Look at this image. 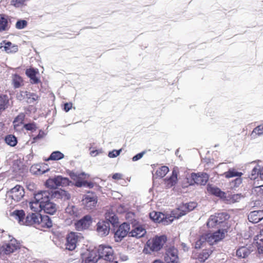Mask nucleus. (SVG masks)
I'll list each match as a JSON object with an SVG mask.
<instances>
[{
	"label": "nucleus",
	"mask_w": 263,
	"mask_h": 263,
	"mask_svg": "<svg viewBox=\"0 0 263 263\" xmlns=\"http://www.w3.org/2000/svg\"><path fill=\"white\" fill-rule=\"evenodd\" d=\"M4 48L5 50L7 53H11V52H16L17 50V46L12 45V43L10 42H8L5 43Z\"/></svg>",
	"instance_id": "45"
},
{
	"label": "nucleus",
	"mask_w": 263,
	"mask_h": 263,
	"mask_svg": "<svg viewBox=\"0 0 263 263\" xmlns=\"http://www.w3.org/2000/svg\"><path fill=\"white\" fill-rule=\"evenodd\" d=\"M207 191L209 193L218 197L221 199L226 198V193L222 191L219 188L213 186L211 184H208L207 186Z\"/></svg>",
	"instance_id": "23"
},
{
	"label": "nucleus",
	"mask_w": 263,
	"mask_h": 263,
	"mask_svg": "<svg viewBox=\"0 0 263 263\" xmlns=\"http://www.w3.org/2000/svg\"><path fill=\"white\" fill-rule=\"evenodd\" d=\"M50 195L52 198L60 199L66 195V191L64 190H57L51 191Z\"/></svg>",
	"instance_id": "39"
},
{
	"label": "nucleus",
	"mask_w": 263,
	"mask_h": 263,
	"mask_svg": "<svg viewBox=\"0 0 263 263\" xmlns=\"http://www.w3.org/2000/svg\"><path fill=\"white\" fill-rule=\"evenodd\" d=\"M11 215L13 216L20 224L25 225V213L23 210H15L13 211Z\"/></svg>",
	"instance_id": "27"
},
{
	"label": "nucleus",
	"mask_w": 263,
	"mask_h": 263,
	"mask_svg": "<svg viewBox=\"0 0 263 263\" xmlns=\"http://www.w3.org/2000/svg\"><path fill=\"white\" fill-rule=\"evenodd\" d=\"M77 187L86 186L89 189L93 187L94 184L91 182H88L87 181L79 182L77 183Z\"/></svg>",
	"instance_id": "50"
},
{
	"label": "nucleus",
	"mask_w": 263,
	"mask_h": 263,
	"mask_svg": "<svg viewBox=\"0 0 263 263\" xmlns=\"http://www.w3.org/2000/svg\"><path fill=\"white\" fill-rule=\"evenodd\" d=\"M66 181V178H63L60 176L53 178H49L46 181V185L50 189H56L60 186H62Z\"/></svg>",
	"instance_id": "13"
},
{
	"label": "nucleus",
	"mask_w": 263,
	"mask_h": 263,
	"mask_svg": "<svg viewBox=\"0 0 263 263\" xmlns=\"http://www.w3.org/2000/svg\"><path fill=\"white\" fill-rule=\"evenodd\" d=\"M41 215L38 213H29L25 217V225L34 226L37 228Z\"/></svg>",
	"instance_id": "18"
},
{
	"label": "nucleus",
	"mask_w": 263,
	"mask_h": 263,
	"mask_svg": "<svg viewBox=\"0 0 263 263\" xmlns=\"http://www.w3.org/2000/svg\"><path fill=\"white\" fill-rule=\"evenodd\" d=\"M178 171L177 169L174 168L172 175L168 178L165 179L166 186L168 188H170L174 186L178 181Z\"/></svg>",
	"instance_id": "24"
},
{
	"label": "nucleus",
	"mask_w": 263,
	"mask_h": 263,
	"mask_svg": "<svg viewBox=\"0 0 263 263\" xmlns=\"http://www.w3.org/2000/svg\"><path fill=\"white\" fill-rule=\"evenodd\" d=\"M110 230V224L105 221H99L97 224V231L102 236L108 234Z\"/></svg>",
	"instance_id": "20"
},
{
	"label": "nucleus",
	"mask_w": 263,
	"mask_h": 263,
	"mask_svg": "<svg viewBox=\"0 0 263 263\" xmlns=\"http://www.w3.org/2000/svg\"><path fill=\"white\" fill-rule=\"evenodd\" d=\"M79 213L77 208L74 205H68L67 206V223L71 224L79 216Z\"/></svg>",
	"instance_id": "16"
},
{
	"label": "nucleus",
	"mask_w": 263,
	"mask_h": 263,
	"mask_svg": "<svg viewBox=\"0 0 263 263\" xmlns=\"http://www.w3.org/2000/svg\"><path fill=\"white\" fill-rule=\"evenodd\" d=\"M66 197H67V199H69L70 198V196L69 194H67Z\"/></svg>",
	"instance_id": "62"
},
{
	"label": "nucleus",
	"mask_w": 263,
	"mask_h": 263,
	"mask_svg": "<svg viewBox=\"0 0 263 263\" xmlns=\"http://www.w3.org/2000/svg\"><path fill=\"white\" fill-rule=\"evenodd\" d=\"M82 202L87 210H92L96 206L98 198L95 195H85L82 200Z\"/></svg>",
	"instance_id": "14"
},
{
	"label": "nucleus",
	"mask_w": 263,
	"mask_h": 263,
	"mask_svg": "<svg viewBox=\"0 0 263 263\" xmlns=\"http://www.w3.org/2000/svg\"><path fill=\"white\" fill-rule=\"evenodd\" d=\"M39 138V135H37L34 139Z\"/></svg>",
	"instance_id": "64"
},
{
	"label": "nucleus",
	"mask_w": 263,
	"mask_h": 263,
	"mask_svg": "<svg viewBox=\"0 0 263 263\" xmlns=\"http://www.w3.org/2000/svg\"><path fill=\"white\" fill-rule=\"evenodd\" d=\"M72 108V103H67V112L68 111L69 109Z\"/></svg>",
	"instance_id": "59"
},
{
	"label": "nucleus",
	"mask_w": 263,
	"mask_h": 263,
	"mask_svg": "<svg viewBox=\"0 0 263 263\" xmlns=\"http://www.w3.org/2000/svg\"><path fill=\"white\" fill-rule=\"evenodd\" d=\"M10 198L15 201H20L25 196V190L23 186L17 184L8 192Z\"/></svg>",
	"instance_id": "9"
},
{
	"label": "nucleus",
	"mask_w": 263,
	"mask_h": 263,
	"mask_svg": "<svg viewBox=\"0 0 263 263\" xmlns=\"http://www.w3.org/2000/svg\"><path fill=\"white\" fill-rule=\"evenodd\" d=\"M6 142L11 146H14L17 144L16 138L12 135H9L5 138Z\"/></svg>",
	"instance_id": "43"
},
{
	"label": "nucleus",
	"mask_w": 263,
	"mask_h": 263,
	"mask_svg": "<svg viewBox=\"0 0 263 263\" xmlns=\"http://www.w3.org/2000/svg\"><path fill=\"white\" fill-rule=\"evenodd\" d=\"M169 172V168L166 166H162L156 172V175L159 178L164 177Z\"/></svg>",
	"instance_id": "40"
},
{
	"label": "nucleus",
	"mask_w": 263,
	"mask_h": 263,
	"mask_svg": "<svg viewBox=\"0 0 263 263\" xmlns=\"http://www.w3.org/2000/svg\"><path fill=\"white\" fill-rule=\"evenodd\" d=\"M25 118L24 113L19 114L14 119L13 125L14 129L17 132H21L24 129V121Z\"/></svg>",
	"instance_id": "15"
},
{
	"label": "nucleus",
	"mask_w": 263,
	"mask_h": 263,
	"mask_svg": "<svg viewBox=\"0 0 263 263\" xmlns=\"http://www.w3.org/2000/svg\"><path fill=\"white\" fill-rule=\"evenodd\" d=\"M255 191L259 195H263V185L255 187Z\"/></svg>",
	"instance_id": "57"
},
{
	"label": "nucleus",
	"mask_w": 263,
	"mask_h": 263,
	"mask_svg": "<svg viewBox=\"0 0 263 263\" xmlns=\"http://www.w3.org/2000/svg\"><path fill=\"white\" fill-rule=\"evenodd\" d=\"M167 241V237L165 235L155 236L147 240L143 252L150 254L152 252H158L163 248Z\"/></svg>",
	"instance_id": "2"
},
{
	"label": "nucleus",
	"mask_w": 263,
	"mask_h": 263,
	"mask_svg": "<svg viewBox=\"0 0 263 263\" xmlns=\"http://www.w3.org/2000/svg\"><path fill=\"white\" fill-rule=\"evenodd\" d=\"M259 177L262 180H263V167L259 170Z\"/></svg>",
	"instance_id": "60"
},
{
	"label": "nucleus",
	"mask_w": 263,
	"mask_h": 263,
	"mask_svg": "<svg viewBox=\"0 0 263 263\" xmlns=\"http://www.w3.org/2000/svg\"><path fill=\"white\" fill-rule=\"evenodd\" d=\"M263 134V125H260L255 127L252 132L251 136L255 137Z\"/></svg>",
	"instance_id": "47"
},
{
	"label": "nucleus",
	"mask_w": 263,
	"mask_h": 263,
	"mask_svg": "<svg viewBox=\"0 0 263 263\" xmlns=\"http://www.w3.org/2000/svg\"><path fill=\"white\" fill-rule=\"evenodd\" d=\"M99 257H98L96 251H91L89 253L88 256L85 259V263H96L97 262Z\"/></svg>",
	"instance_id": "38"
},
{
	"label": "nucleus",
	"mask_w": 263,
	"mask_h": 263,
	"mask_svg": "<svg viewBox=\"0 0 263 263\" xmlns=\"http://www.w3.org/2000/svg\"><path fill=\"white\" fill-rule=\"evenodd\" d=\"M9 21H10L9 16L5 14H0V32L7 31L10 26Z\"/></svg>",
	"instance_id": "22"
},
{
	"label": "nucleus",
	"mask_w": 263,
	"mask_h": 263,
	"mask_svg": "<svg viewBox=\"0 0 263 263\" xmlns=\"http://www.w3.org/2000/svg\"><path fill=\"white\" fill-rule=\"evenodd\" d=\"M206 244L207 242H206V238H204L203 235H202L196 241L195 248V249H200L205 247Z\"/></svg>",
	"instance_id": "42"
},
{
	"label": "nucleus",
	"mask_w": 263,
	"mask_h": 263,
	"mask_svg": "<svg viewBox=\"0 0 263 263\" xmlns=\"http://www.w3.org/2000/svg\"><path fill=\"white\" fill-rule=\"evenodd\" d=\"M225 231L223 230H218L213 233H206L203 234L206 238V242L209 244V248L214 243L221 240L224 237Z\"/></svg>",
	"instance_id": "7"
},
{
	"label": "nucleus",
	"mask_w": 263,
	"mask_h": 263,
	"mask_svg": "<svg viewBox=\"0 0 263 263\" xmlns=\"http://www.w3.org/2000/svg\"><path fill=\"white\" fill-rule=\"evenodd\" d=\"M20 248V243L13 238L2 247V251L5 254H10Z\"/></svg>",
	"instance_id": "11"
},
{
	"label": "nucleus",
	"mask_w": 263,
	"mask_h": 263,
	"mask_svg": "<svg viewBox=\"0 0 263 263\" xmlns=\"http://www.w3.org/2000/svg\"><path fill=\"white\" fill-rule=\"evenodd\" d=\"M12 84L14 88H18L24 85V81L20 76L15 74L12 77Z\"/></svg>",
	"instance_id": "34"
},
{
	"label": "nucleus",
	"mask_w": 263,
	"mask_h": 263,
	"mask_svg": "<svg viewBox=\"0 0 263 263\" xmlns=\"http://www.w3.org/2000/svg\"><path fill=\"white\" fill-rule=\"evenodd\" d=\"M64 157V155L59 151H55L52 152L49 157L46 160H59Z\"/></svg>",
	"instance_id": "41"
},
{
	"label": "nucleus",
	"mask_w": 263,
	"mask_h": 263,
	"mask_svg": "<svg viewBox=\"0 0 263 263\" xmlns=\"http://www.w3.org/2000/svg\"><path fill=\"white\" fill-rule=\"evenodd\" d=\"M91 223V218L89 215L85 216L83 218L75 222L76 229L78 231L87 229Z\"/></svg>",
	"instance_id": "17"
},
{
	"label": "nucleus",
	"mask_w": 263,
	"mask_h": 263,
	"mask_svg": "<svg viewBox=\"0 0 263 263\" xmlns=\"http://www.w3.org/2000/svg\"><path fill=\"white\" fill-rule=\"evenodd\" d=\"M248 220L252 223H257L263 219V210L254 211L250 213L248 216Z\"/></svg>",
	"instance_id": "21"
},
{
	"label": "nucleus",
	"mask_w": 263,
	"mask_h": 263,
	"mask_svg": "<svg viewBox=\"0 0 263 263\" xmlns=\"http://www.w3.org/2000/svg\"><path fill=\"white\" fill-rule=\"evenodd\" d=\"M163 257L164 263H179L178 251L174 247L166 249Z\"/></svg>",
	"instance_id": "5"
},
{
	"label": "nucleus",
	"mask_w": 263,
	"mask_h": 263,
	"mask_svg": "<svg viewBox=\"0 0 263 263\" xmlns=\"http://www.w3.org/2000/svg\"><path fill=\"white\" fill-rule=\"evenodd\" d=\"M97 253L99 258H103L106 261L110 262L114 259L113 250L109 246L100 245Z\"/></svg>",
	"instance_id": "6"
},
{
	"label": "nucleus",
	"mask_w": 263,
	"mask_h": 263,
	"mask_svg": "<svg viewBox=\"0 0 263 263\" xmlns=\"http://www.w3.org/2000/svg\"><path fill=\"white\" fill-rule=\"evenodd\" d=\"M30 208L33 212H37L40 211L42 210V201L36 200L34 197V200L30 202Z\"/></svg>",
	"instance_id": "37"
},
{
	"label": "nucleus",
	"mask_w": 263,
	"mask_h": 263,
	"mask_svg": "<svg viewBox=\"0 0 263 263\" xmlns=\"http://www.w3.org/2000/svg\"><path fill=\"white\" fill-rule=\"evenodd\" d=\"M9 105L8 97L6 95H0V115L8 107Z\"/></svg>",
	"instance_id": "32"
},
{
	"label": "nucleus",
	"mask_w": 263,
	"mask_h": 263,
	"mask_svg": "<svg viewBox=\"0 0 263 263\" xmlns=\"http://www.w3.org/2000/svg\"><path fill=\"white\" fill-rule=\"evenodd\" d=\"M197 206V203L194 202H191L185 204L180 205L179 208L174 210L172 212V214L175 218H179L181 216L185 215L188 212L192 211Z\"/></svg>",
	"instance_id": "4"
},
{
	"label": "nucleus",
	"mask_w": 263,
	"mask_h": 263,
	"mask_svg": "<svg viewBox=\"0 0 263 263\" xmlns=\"http://www.w3.org/2000/svg\"><path fill=\"white\" fill-rule=\"evenodd\" d=\"M228 218L229 216L227 213H216L210 216L206 222V226L210 229L216 228L218 227V226L224 222Z\"/></svg>",
	"instance_id": "3"
},
{
	"label": "nucleus",
	"mask_w": 263,
	"mask_h": 263,
	"mask_svg": "<svg viewBox=\"0 0 263 263\" xmlns=\"http://www.w3.org/2000/svg\"><path fill=\"white\" fill-rule=\"evenodd\" d=\"M112 178L115 180H120L123 179V175L120 173H115L112 175Z\"/></svg>",
	"instance_id": "56"
},
{
	"label": "nucleus",
	"mask_w": 263,
	"mask_h": 263,
	"mask_svg": "<svg viewBox=\"0 0 263 263\" xmlns=\"http://www.w3.org/2000/svg\"><path fill=\"white\" fill-rule=\"evenodd\" d=\"M121 151V149L118 151V150H114L112 152H110L108 153V156L110 158H115L119 156L120 154V152Z\"/></svg>",
	"instance_id": "52"
},
{
	"label": "nucleus",
	"mask_w": 263,
	"mask_h": 263,
	"mask_svg": "<svg viewBox=\"0 0 263 263\" xmlns=\"http://www.w3.org/2000/svg\"><path fill=\"white\" fill-rule=\"evenodd\" d=\"M50 192L43 191L34 194V198L36 200L42 201V208L47 214L53 215L57 211L56 205L50 201Z\"/></svg>",
	"instance_id": "1"
},
{
	"label": "nucleus",
	"mask_w": 263,
	"mask_h": 263,
	"mask_svg": "<svg viewBox=\"0 0 263 263\" xmlns=\"http://www.w3.org/2000/svg\"><path fill=\"white\" fill-rule=\"evenodd\" d=\"M24 129L28 131L34 132L37 129V126L35 123L32 122L27 124H25L24 125Z\"/></svg>",
	"instance_id": "48"
},
{
	"label": "nucleus",
	"mask_w": 263,
	"mask_h": 263,
	"mask_svg": "<svg viewBox=\"0 0 263 263\" xmlns=\"http://www.w3.org/2000/svg\"><path fill=\"white\" fill-rule=\"evenodd\" d=\"M24 96L28 103H33L40 98V97L37 94L33 92L26 91L24 92Z\"/></svg>",
	"instance_id": "36"
},
{
	"label": "nucleus",
	"mask_w": 263,
	"mask_h": 263,
	"mask_svg": "<svg viewBox=\"0 0 263 263\" xmlns=\"http://www.w3.org/2000/svg\"><path fill=\"white\" fill-rule=\"evenodd\" d=\"M237 178L234 180L232 182L234 183V186L237 187L242 183V179L241 177H237Z\"/></svg>",
	"instance_id": "54"
},
{
	"label": "nucleus",
	"mask_w": 263,
	"mask_h": 263,
	"mask_svg": "<svg viewBox=\"0 0 263 263\" xmlns=\"http://www.w3.org/2000/svg\"><path fill=\"white\" fill-rule=\"evenodd\" d=\"M144 154V152H142V153L137 154L136 155H135V156H134L133 157V158H132L133 161H136L139 160L140 159H141L142 157Z\"/></svg>",
	"instance_id": "55"
},
{
	"label": "nucleus",
	"mask_w": 263,
	"mask_h": 263,
	"mask_svg": "<svg viewBox=\"0 0 263 263\" xmlns=\"http://www.w3.org/2000/svg\"><path fill=\"white\" fill-rule=\"evenodd\" d=\"M258 175H259V170L256 167H254L252 170L251 174L250 175L249 177L251 178V179L254 180L257 177Z\"/></svg>",
	"instance_id": "51"
},
{
	"label": "nucleus",
	"mask_w": 263,
	"mask_h": 263,
	"mask_svg": "<svg viewBox=\"0 0 263 263\" xmlns=\"http://www.w3.org/2000/svg\"><path fill=\"white\" fill-rule=\"evenodd\" d=\"M116 211H117V213L122 214L125 212L126 208H125V205L120 204V205H118L117 206Z\"/></svg>",
	"instance_id": "53"
},
{
	"label": "nucleus",
	"mask_w": 263,
	"mask_h": 263,
	"mask_svg": "<svg viewBox=\"0 0 263 263\" xmlns=\"http://www.w3.org/2000/svg\"><path fill=\"white\" fill-rule=\"evenodd\" d=\"M105 218L110 223L114 224L118 222L117 216L113 213L108 212L105 214Z\"/></svg>",
	"instance_id": "44"
},
{
	"label": "nucleus",
	"mask_w": 263,
	"mask_h": 263,
	"mask_svg": "<svg viewBox=\"0 0 263 263\" xmlns=\"http://www.w3.org/2000/svg\"><path fill=\"white\" fill-rule=\"evenodd\" d=\"M37 73V70L33 68L27 69L26 71V75L30 79L31 83L32 84H37L40 82L39 79L36 76Z\"/></svg>",
	"instance_id": "30"
},
{
	"label": "nucleus",
	"mask_w": 263,
	"mask_h": 263,
	"mask_svg": "<svg viewBox=\"0 0 263 263\" xmlns=\"http://www.w3.org/2000/svg\"><path fill=\"white\" fill-rule=\"evenodd\" d=\"M130 230L129 224L124 222L120 224L114 234L116 242H120L127 234H129Z\"/></svg>",
	"instance_id": "10"
},
{
	"label": "nucleus",
	"mask_w": 263,
	"mask_h": 263,
	"mask_svg": "<svg viewBox=\"0 0 263 263\" xmlns=\"http://www.w3.org/2000/svg\"><path fill=\"white\" fill-rule=\"evenodd\" d=\"M251 253V250L246 246L239 247L236 252V256L238 258H245L247 257Z\"/></svg>",
	"instance_id": "33"
},
{
	"label": "nucleus",
	"mask_w": 263,
	"mask_h": 263,
	"mask_svg": "<svg viewBox=\"0 0 263 263\" xmlns=\"http://www.w3.org/2000/svg\"><path fill=\"white\" fill-rule=\"evenodd\" d=\"M98 154V151L97 150L92 151L90 152V155L92 157H95Z\"/></svg>",
	"instance_id": "58"
},
{
	"label": "nucleus",
	"mask_w": 263,
	"mask_h": 263,
	"mask_svg": "<svg viewBox=\"0 0 263 263\" xmlns=\"http://www.w3.org/2000/svg\"><path fill=\"white\" fill-rule=\"evenodd\" d=\"M27 22L26 20H18L15 24V27L17 29H22L27 26Z\"/></svg>",
	"instance_id": "49"
},
{
	"label": "nucleus",
	"mask_w": 263,
	"mask_h": 263,
	"mask_svg": "<svg viewBox=\"0 0 263 263\" xmlns=\"http://www.w3.org/2000/svg\"><path fill=\"white\" fill-rule=\"evenodd\" d=\"M254 241L259 254H263V229L260 230L259 234L257 235Z\"/></svg>",
	"instance_id": "28"
},
{
	"label": "nucleus",
	"mask_w": 263,
	"mask_h": 263,
	"mask_svg": "<svg viewBox=\"0 0 263 263\" xmlns=\"http://www.w3.org/2000/svg\"><path fill=\"white\" fill-rule=\"evenodd\" d=\"M150 218L156 222H164L165 223V220H164L165 216L164 214L161 212H157L153 211L149 214Z\"/></svg>",
	"instance_id": "29"
},
{
	"label": "nucleus",
	"mask_w": 263,
	"mask_h": 263,
	"mask_svg": "<svg viewBox=\"0 0 263 263\" xmlns=\"http://www.w3.org/2000/svg\"><path fill=\"white\" fill-rule=\"evenodd\" d=\"M153 263H164V261L163 262L162 261H161L160 259H156V260H154Z\"/></svg>",
	"instance_id": "61"
},
{
	"label": "nucleus",
	"mask_w": 263,
	"mask_h": 263,
	"mask_svg": "<svg viewBox=\"0 0 263 263\" xmlns=\"http://www.w3.org/2000/svg\"><path fill=\"white\" fill-rule=\"evenodd\" d=\"M63 106H64V109L66 110V103L64 104Z\"/></svg>",
	"instance_id": "63"
},
{
	"label": "nucleus",
	"mask_w": 263,
	"mask_h": 263,
	"mask_svg": "<svg viewBox=\"0 0 263 263\" xmlns=\"http://www.w3.org/2000/svg\"><path fill=\"white\" fill-rule=\"evenodd\" d=\"M213 252L212 247L206 248L200 252L194 253V258L197 260L199 263H203L211 256Z\"/></svg>",
	"instance_id": "12"
},
{
	"label": "nucleus",
	"mask_w": 263,
	"mask_h": 263,
	"mask_svg": "<svg viewBox=\"0 0 263 263\" xmlns=\"http://www.w3.org/2000/svg\"><path fill=\"white\" fill-rule=\"evenodd\" d=\"M28 1V0H11L10 4L15 8L22 7L26 5V2Z\"/></svg>",
	"instance_id": "46"
},
{
	"label": "nucleus",
	"mask_w": 263,
	"mask_h": 263,
	"mask_svg": "<svg viewBox=\"0 0 263 263\" xmlns=\"http://www.w3.org/2000/svg\"><path fill=\"white\" fill-rule=\"evenodd\" d=\"M69 175L72 179L75 181V185L77 186L78 182L85 181L87 175L84 173L76 174L74 173L70 172Z\"/></svg>",
	"instance_id": "31"
},
{
	"label": "nucleus",
	"mask_w": 263,
	"mask_h": 263,
	"mask_svg": "<svg viewBox=\"0 0 263 263\" xmlns=\"http://www.w3.org/2000/svg\"><path fill=\"white\" fill-rule=\"evenodd\" d=\"M243 174L241 172H238L235 168H230L227 172L223 173V175L226 178H230L235 177H241Z\"/></svg>",
	"instance_id": "35"
},
{
	"label": "nucleus",
	"mask_w": 263,
	"mask_h": 263,
	"mask_svg": "<svg viewBox=\"0 0 263 263\" xmlns=\"http://www.w3.org/2000/svg\"><path fill=\"white\" fill-rule=\"evenodd\" d=\"M146 233L145 229L141 226L135 227L129 232V236L139 238L143 237Z\"/></svg>",
	"instance_id": "25"
},
{
	"label": "nucleus",
	"mask_w": 263,
	"mask_h": 263,
	"mask_svg": "<svg viewBox=\"0 0 263 263\" xmlns=\"http://www.w3.org/2000/svg\"><path fill=\"white\" fill-rule=\"evenodd\" d=\"M208 176L205 173H192L191 174L190 178H187L189 180V185H194V184L204 185L208 180Z\"/></svg>",
	"instance_id": "8"
},
{
	"label": "nucleus",
	"mask_w": 263,
	"mask_h": 263,
	"mask_svg": "<svg viewBox=\"0 0 263 263\" xmlns=\"http://www.w3.org/2000/svg\"><path fill=\"white\" fill-rule=\"evenodd\" d=\"M38 229L49 228L52 227V221L48 216L42 215L39 219Z\"/></svg>",
	"instance_id": "26"
},
{
	"label": "nucleus",
	"mask_w": 263,
	"mask_h": 263,
	"mask_svg": "<svg viewBox=\"0 0 263 263\" xmlns=\"http://www.w3.org/2000/svg\"><path fill=\"white\" fill-rule=\"evenodd\" d=\"M78 236L74 232H71L67 236V250L73 251L77 246Z\"/></svg>",
	"instance_id": "19"
}]
</instances>
